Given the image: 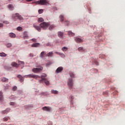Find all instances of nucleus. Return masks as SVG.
<instances>
[{
    "label": "nucleus",
    "mask_w": 125,
    "mask_h": 125,
    "mask_svg": "<svg viewBox=\"0 0 125 125\" xmlns=\"http://www.w3.org/2000/svg\"><path fill=\"white\" fill-rule=\"evenodd\" d=\"M23 78H32L33 79H35L36 80H39V79H41L39 80L40 83H44L46 85H49V81H47L46 79V74H43L41 76L39 75H35L33 74L25 75Z\"/></svg>",
    "instance_id": "1"
},
{
    "label": "nucleus",
    "mask_w": 125,
    "mask_h": 125,
    "mask_svg": "<svg viewBox=\"0 0 125 125\" xmlns=\"http://www.w3.org/2000/svg\"><path fill=\"white\" fill-rule=\"evenodd\" d=\"M40 27L43 29V30H46L49 28V30H52L55 28V26L53 24L50 25L49 22H43L40 24Z\"/></svg>",
    "instance_id": "2"
},
{
    "label": "nucleus",
    "mask_w": 125,
    "mask_h": 125,
    "mask_svg": "<svg viewBox=\"0 0 125 125\" xmlns=\"http://www.w3.org/2000/svg\"><path fill=\"white\" fill-rule=\"evenodd\" d=\"M37 4H40L41 5H47L48 2L46 0H40L36 2Z\"/></svg>",
    "instance_id": "3"
},
{
    "label": "nucleus",
    "mask_w": 125,
    "mask_h": 125,
    "mask_svg": "<svg viewBox=\"0 0 125 125\" xmlns=\"http://www.w3.org/2000/svg\"><path fill=\"white\" fill-rule=\"evenodd\" d=\"M38 67V68H34L32 69V72H33V73H39L41 72V71H42L43 69L42 66H39Z\"/></svg>",
    "instance_id": "4"
},
{
    "label": "nucleus",
    "mask_w": 125,
    "mask_h": 125,
    "mask_svg": "<svg viewBox=\"0 0 125 125\" xmlns=\"http://www.w3.org/2000/svg\"><path fill=\"white\" fill-rule=\"evenodd\" d=\"M73 84L74 82H73V79L69 78L67 81V85H68L70 88H72V87H73Z\"/></svg>",
    "instance_id": "5"
},
{
    "label": "nucleus",
    "mask_w": 125,
    "mask_h": 125,
    "mask_svg": "<svg viewBox=\"0 0 125 125\" xmlns=\"http://www.w3.org/2000/svg\"><path fill=\"white\" fill-rule=\"evenodd\" d=\"M33 26L34 27V28H35V29H36V30L38 31V32H41V31H42V26L37 25L35 24H33Z\"/></svg>",
    "instance_id": "6"
},
{
    "label": "nucleus",
    "mask_w": 125,
    "mask_h": 125,
    "mask_svg": "<svg viewBox=\"0 0 125 125\" xmlns=\"http://www.w3.org/2000/svg\"><path fill=\"white\" fill-rule=\"evenodd\" d=\"M19 16V13H16L15 14H13L12 17L13 20H14V21H16V20H17V19H18Z\"/></svg>",
    "instance_id": "7"
},
{
    "label": "nucleus",
    "mask_w": 125,
    "mask_h": 125,
    "mask_svg": "<svg viewBox=\"0 0 125 125\" xmlns=\"http://www.w3.org/2000/svg\"><path fill=\"white\" fill-rule=\"evenodd\" d=\"M42 110L46 111L47 112H50L51 110V107L49 106H44L42 107Z\"/></svg>",
    "instance_id": "8"
},
{
    "label": "nucleus",
    "mask_w": 125,
    "mask_h": 125,
    "mask_svg": "<svg viewBox=\"0 0 125 125\" xmlns=\"http://www.w3.org/2000/svg\"><path fill=\"white\" fill-rule=\"evenodd\" d=\"M63 71V67L62 66H60L59 67L57 70H56V73H61Z\"/></svg>",
    "instance_id": "9"
},
{
    "label": "nucleus",
    "mask_w": 125,
    "mask_h": 125,
    "mask_svg": "<svg viewBox=\"0 0 125 125\" xmlns=\"http://www.w3.org/2000/svg\"><path fill=\"white\" fill-rule=\"evenodd\" d=\"M46 55V52H45V51H42V52H41V53L40 55V57L41 58H43V57H44V56Z\"/></svg>",
    "instance_id": "10"
},
{
    "label": "nucleus",
    "mask_w": 125,
    "mask_h": 125,
    "mask_svg": "<svg viewBox=\"0 0 125 125\" xmlns=\"http://www.w3.org/2000/svg\"><path fill=\"white\" fill-rule=\"evenodd\" d=\"M11 65L13 67H15V68H18V67H19V64L15 62H12Z\"/></svg>",
    "instance_id": "11"
},
{
    "label": "nucleus",
    "mask_w": 125,
    "mask_h": 125,
    "mask_svg": "<svg viewBox=\"0 0 125 125\" xmlns=\"http://www.w3.org/2000/svg\"><path fill=\"white\" fill-rule=\"evenodd\" d=\"M1 82H3V83H8V79L2 77L1 79Z\"/></svg>",
    "instance_id": "12"
},
{
    "label": "nucleus",
    "mask_w": 125,
    "mask_h": 125,
    "mask_svg": "<svg viewBox=\"0 0 125 125\" xmlns=\"http://www.w3.org/2000/svg\"><path fill=\"white\" fill-rule=\"evenodd\" d=\"M17 77L20 80V82H21V83H22V82H24V79L23 78L22 75H18Z\"/></svg>",
    "instance_id": "13"
},
{
    "label": "nucleus",
    "mask_w": 125,
    "mask_h": 125,
    "mask_svg": "<svg viewBox=\"0 0 125 125\" xmlns=\"http://www.w3.org/2000/svg\"><path fill=\"white\" fill-rule=\"evenodd\" d=\"M59 18L61 22H64V16H63L62 15H60L59 16Z\"/></svg>",
    "instance_id": "14"
},
{
    "label": "nucleus",
    "mask_w": 125,
    "mask_h": 125,
    "mask_svg": "<svg viewBox=\"0 0 125 125\" xmlns=\"http://www.w3.org/2000/svg\"><path fill=\"white\" fill-rule=\"evenodd\" d=\"M46 56L47 57H52L53 56V52H49L46 54Z\"/></svg>",
    "instance_id": "15"
},
{
    "label": "nucleus",
    "mask_w": 125,
    "mask_h": 125,
    "mask_svg": "<svg viewBox=\"0 0 125 125\" xmlns=\"http://www.w3.org/2000/svg\"><path fill=\"white\" fill-rule=\"evenodd\" d=\"M9 37H10V38H14L16 37V35L13 33H10L9 34Z\"/></svg>",
    "instance_id": "16"
},
{
    "label": "nucleus",
    "mask_w": 125,
    "mask_h": 125,
    "mask_svg": "<svg viewBox=\"0 0 125 125\" xmlns=\"http://www.w3.org/2000/svg\"><path fill=\"white\" fill-rule=\"evenodd\" d=\"M18 63H19V65H20V66H21V67H24V65L25 64V63H24L23 62L18 61Z\"/></svg>",
    "instance_id": "17"
},
{
    "label": "nucleus",
    "mask_w": 125,
    "mask_h": 125,
    "mask_svg": "<svg viewBox=\"0 0 125 125\" xmlns=\"http://www.w3.org/2000/svg\"><path fill=\"white\" fill-rule=\"evenodd\" d=\"M40 45V43H35L31 45L32 47H38Z\"/></svg>",
    "instance_id": "18"
},
{
    "label": "nucleus",
    "mask_w": 125,
    "mask_h": 125,
    "mask_svg": "<svg viewBox=\"0 0 125 125\" xmlns=\"http://www.w3.org/2000/svg\"><path fill=\"white\" fill-rule=\"evenodd\" d=\"M8 8H9L10 10H13V8H14V7H13V5L10 4L8 5Z\"/></svg>",
    "instance_id": "19"
},
{
    "label": "nucleus",
    "mask_w": 125,
    "mask_h": 125,
    "mask_svg": "<svg viewBox=\"0 0 125 125\" xmlns=\"http://www.w3.org/2000/svg\"><path fill=\"white\" fill-rule=\"evenodd\" d=\"M0 56L1 57H6L7 56V55L4 52L0 53Z\"/></svg>",
    "instance_id": "20"
},
{
    "label": "nucleus",
    "mask_w": 125,
    "mask_h": 125,
    "mask_svg": "<svg viewBox=\"0 0 125 125\" xmlns=\"http://www.w3.org/2000/svg\"><path fill=\"white\" fill-rule=\"evenodd\" d=\"M10 111V108H7L5 110L2 111L3 114H7L8 112Z\"/></svg>",
    "instance_id": "21"
},
{
    "label": "nucleus",
    "mask_w": 125,
    "mask_h": 125,
    "mask_svg": "<svg viewBox=\"0 0 125 125\" xmlns=\"http://www.w3.org/2000/svg\"><path fill=\"white\" fill-rule=\"evenodd\" d=\"M63 32H62L61 31H59L58 32V36L60 37V38H62V37H63Z\"/></svg>",
    "instance_id": "22"
},
{
    "label": "nucleus",
    "mask_w": 125,
    "mask_h": 125,
    "mask_svg": "<svg viewBox=\"0 0 125 125\" xmlns=\"http://www.w3.org/2000/svg\"><path fill=\"white\" fill-rule=\"evenodd\" d=\"M51 93H53L54 94H57V93H58V91L55 90H52Z\"/></svg>",
    "instance_id": "23"
},
{
    "label": "nucleus",
    "mask_w": 125,
    "mask_h": 125,
    "mask_svg": "<svg viewBox=\"0 0 125 125\" xmlns=\"http://www.w3.org/2000/svg\"><path fill=\"white\" fill-rule=\"evenodd\" d=\"M69 75L71 78H75V74L73 72H70Z\"/></svg>",
    "instance_id": "24"
},
{
    "label": "nucleus",
    "mask_w": 125,
    "mask_h": 125,
    "mask_svg": "<svg viewBox=\"0 0 125 125\" xmlns=\"http://www.w3.org/2000/svg\"><path fill=\"white\" fill-rule=\"evenodd\" d=\"M68 35L69 36H71V37L75 36V34L71 31H68Z\"/></svg>",
    "instance_id": "25"
},
{
    "label": "nucleus",
    "mask_w": 125,
    "mask_h": 125,
    "mask_svg": "<svg viewBox=\"0 0 125 125\" xmlns=\"http://www.w3.org/2000/svg\"><path fill=\"white\" fill-rule=\"evenodd\" d=\"M62 51H67L68 50V48L64 46L62 48Z\"/></svg>",
    "instance_id": "26"
},
{
    "label": "nucleus",
    "mask_w": 125,
    "mask_h": 125,
    "mask_svg": "<svg viewBox=\"0 0 125 125\" xmlns=\"http://www.w3.org/2000/svg\"><path fill=\"white\" fill-rule=\"evenodd\" d=\"M18 19H19V20L21 21V20H23V18L22 17V16H21L20 15H19V16L18 17Z\"/></svg>",
    "instance_id": "27"
},
{
    "label": "nucleus",
    "mask_w": 125,
    "mask_h": 125,
    "mask_svg": "<svg viewBox=\"0 0 125 125\" xmlns=\"http://www.w3.org/2000/svg\"><path fill=\"white\" fill-rule=\"evenodd\" d=\"M38 21V22H43L44 20L42 18H39Z\"/></svg>",
    "instance_id": "28"
},
{
    "label": "nucleus",
    "mask_w": 125,
    "mask_h": 125,
    "mask_svg": "<svg viewBox=\"0 0 125 125\" xmlns=\"http://www.w3.org/2000/svg\"><path fill=\"white\" fill-rule=\"evenodd\" d=\"M17 31H22L23 30V28L21 26H19L17 28Z\"/></svg>",
    "instance_id": "29"
},
{
    "label": "nucleus",
    "mask_w": 125,
    "mask_h": 125,
    "mask_svg": "<svg viewBox=\"0 0 125 125\" xmlns=\"http://www.w3.org/2000/svg\"><path fill=\"white\" fill-rule=\"evenodd\" d=\"M3 97L2 96V92H0V100H2Z\"/></svg>",
    "instance_id": "30"
},
{
    "label": "nucleus",
    "mask_w": 125,
    "mask_h": 125,
    "mask_svg": "<svg viewBox=\"0 0 125 125\" xmlns=\"http://www.w3.org/2000/svg\"><path fill=\"white\" fill-rule=\"evenodd\" d=\"M11 46H12V44L10 43H8L6 44L7 47H11Z\"/></svg>",
    "instance_id": "31"
},
{
    "label": "nucleus",
    "mask_w": 125,
    "mask_h": 125,
    "mask_svg": "<svg viewBox=\"0 0 125 125\" xmlns=\"http://www.w3.org/2000/svg\"><path fill=\"white\" fill-rule=\"evenodd\" d=\"M38 12H39V14H42V13L43 12V10L42 9L39 10L38 11Z\"/></svg>",
    "instance_id": "32"
},
{
    "label": "nucleus",
    "mask_w": 125,
    "mask_h": 125,
    "mask_svg": "<svg viewBox=\"0 0 125 125\" xmlns=\"http://www.w3.org/2000/svg\"><path fill=\"white\" fill-rule=\"evenodd\" d=\"M17 89V87L16 86H14L12 88V90H13V91H15V90H16Z\"/></svg>",
    "instance_id": "33"
},
{
    "label": "nucleus",
    "mask_w": 125,
    "mask_h": 125,
    "mask_svg": "<svg viewBox=\"0 0 125 125\" xmlns=\"http://www.w3.org/2000/svg\"><path fill=\"white\" fill-rule=\"evenodd\" d=\"M75 41L76 42H79V38L78 37H75Z\"/></svg>",
    "instance_id": "34"
},
{
    "label": "nucleus",
    "mask_w": 125,
    "mask_h": 125,
    "mask_svg": "<svg viewBox=\"0 0 125 125\" xmlns=\"http://www.w3.org/2000/svg\"><path fill=\"white\" fill-rule=\"evenodd\" d=\"M64 23H65V24H66V25H67V26H68V25H69V23H70V21H64Z\"/></svg>",
    "instance_id": "35"
},
{
    "label": "nucleus",
    "mask_w": 125,
    "mask_h": 125,
    "mask_svg": "<svg viewBox=\"0 0 125 125\" xmlns=\"http://www.w3.org/2000/svg\"><path fill=\"white\" fill-rule=\"evenodd\" d=\"M3 121H4L5 122H7V121H8V118L7 117H4L3 118Z\"/></svg>",
    "instance_id": "36"
},
{
    "label": "nucleus",
    "mask_w": 125,
    "mask_h": 125,
    "mask_svg": "<svg viewBox=\"0 0 125 125\" xmlns=\"http://www.w3.org/2000/svg\"><path fill=\"white\" fill-rule=\"evenodd\" d=\"M31 41H33L34 42H37V40H36L35 38L32 39Z\"/></svg>",
    "instance_id": "37"
},
{
    "label": "nucleus",
    "mask_w": 125,
    "mask_h": 125,
    "mask_svg": "<svg viewBox=\"0 0 125 125\" xmlns=\"http://www.w3.org/2000/svg\"><path fill=\"white\" fill-rule=\"evenodd\" d=\"M4 87V89H8L9 88L8 86H5Z\"/></svg>",
    "instance_id": "38"
},
{
    "label": "nucleus",
    "mask_w": 125,
    "mask_h": 125,
    "mask_svg": "<svg viewBox=\"0 0 125 125\" xmlns=\"http://www.w3.org/2000/svg\"><path fill=\"white\" fill-rule=\"evenodd\" d=\"M15 103L14 102L10 103V105H15Z\"/></svg>",
    "instance_id": "39"
},
{
    "label": "nucleus",
    "mask_w": 125,
    "mask_h": 125,
    "mask_svg": "<svg viewBox=\"0 0 125 125\" xmlns=\"http://www.w3.org/2000/svg\"><path fill=\"white\" fill-rule=\"evenodd\" d=\"M79 42H83V40L81 39H79Z\"/></svg>",
    "instance_id": "40"
},
{
    "label": "nucleus",
    "mask_w": 125,
    "mask_h": 125,
    "mask_svg": "<svg viewBox=\"0 0 125 125\" xmlns=\"http://www.w3.org/2000/svg\"><path fill=\"white\" fill-rule=\"evenodd\" d=\"M3 26V24L0 23V28Z\"/></svg>",
    "instance_id": "41"
},
{
    "label": "nucleus",
    "mask_w": 125,
    "mask_h": 125,
    "mask_svg": "<svg viewBox=\"0 0 125 125\" xmlns=\"http://www.w3.org/2000/svg\"><path fill=\"white\" fill-rule=\"evenodd\" d=\"M3 23H5V24H9V22L8 21H4Z\"/></svg>",
    "instance_id": "42"
},
{
    "label": "nucleus",
    "mask_w": 125,
    "mask_h": 125,
    "mask_svg": "<svg viewBox=\"0 0 125 125\" xmlns=\"http://www.w3.org/2000/svg\"><path fill=\"white\" fill-rule=\"evenodd\" d=\"M30 56L31 57H34V55H33V54H30Z\"/></svg>",
    "instance_id": "43"
},
{
    "label": "nucleus",
    "mask_w": 125,
    "mask_h": 125,
    "mask_svg": "<svg viewBox=\"0 0 125 125\" xmlns=\"http://www.w3.org/2000/svg\"><path fill=\"white\" fill-rule=\"evenodd\" d=\"M83 47H79V50H83Z\"/></svg>",
    "instance_id": "44"
},
{
    "label": "nucleus",
    "mask_w": 125,
    "mask_h": 125,
    "mask_svg": "<svg viewBox=\"0 0 125 125\" xmlns=\"http://www.w3.org/2000/svg\"><path fill=\"white\" fill-rule=\"evenodd\" d=\"M58 54H59V55H62V53H59Z\"/></svg>",
    "instance_id": "45"
},
{
    "label": "nucleus",
    "mask_w": 125,
    "mask_h": 125,
    "mask_svg": "<svg viewBox=\"0 0 125 125\" xmlns=\"http://www.w3.org/2000/svg\"><path fill=\"white\" fill-rule=\"evenodd\" d=\"M73 96H70V98H71V99H73Z\"/></svg>",
    "instance_id": "46"
},
{
    "label": "nucleus",
    "mask_w": 125,
    "mask_h": 125,
    "mask_svg": "<svg viewBox=\"0 0 125 125\" xmlns=\"http://www.w3.org/2000/svg\"><path fill=\"white\" fill-rule=\"evenodd\" d=\"M26 1H32V0H26Z\"/></svg>",
    "instance_id": "47"
},
{
    "label": "nucleus",
    "mask_w": 125,
    "mask_h": 125,
    "mask_svg": "<svg viewBox=\"0 0 125 125\" xmlns=\"http://www.w3.org/2000/svg\"><path fill=\"white\" fill-rule=\"evenodd\" d=\"M55 53H56V54H58V52H55Z\"/></svg>",
    "instance_id": "48"
},
{
    "label": "nucleus",
    "mask_w": 125,
    "mask_h": 125,
    "mask_svg": "<svg viewBox=\"0 0 125 125\" xmlns=\"http://www.w3.org/2000/svg\"><path fill=\"white\" fill-rule=\"evenodd\" d=\"M11 0H8V1H10Z\"/></svg>",
    "instance_id": "49"
}]
</instances>
